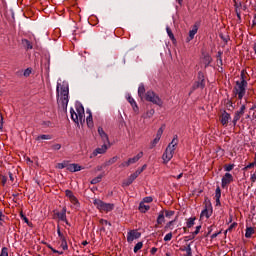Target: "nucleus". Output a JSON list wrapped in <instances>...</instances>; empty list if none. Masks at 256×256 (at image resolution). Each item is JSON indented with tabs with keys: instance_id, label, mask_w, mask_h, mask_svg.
Instances as JSON below:
<instances>
[{
	"instance_id": "nucleus-1",
	"label": "nucleus",
	"mask_w": 256,
	"mask_h": 256,
	"mask_svg": "<svg viewBox=\"0 0 256 256\" xmlns=\"http://www.w3.org/2000/svg\"><path fill=\"white\" fill-rule=\"evenodd\" d=\"M179 143V137L177 135L174 136L171 143L167 146L165 152L162 155L163 163L167 165V163L173 159V154L175 153V147H177Z\"/></svg>"
},
{
	"instance_id": "nucleus-2",
	"label": "nucleus",
	"mask_w": 256,
	"mask_h": 256,
	"mask_svg": "<svg viewBox=\"0 0 256 256\" xmlns=\"http://www.w3.org/2000/svg\"><path fill=\"white\" fill-rule=\"evenodd\" d=\"M59 105H61L63 111H67V105H69V87L61 88V97L58 99Z\"/></svg>"
},
{
	"instance_id": "nucleus-3",
	"label": "nucleus",
	"mask_w": 256,
	"mask_h": 256,
	"mask_svg": "<svg viewBox=\"0 0 256 256\" xmlns=\"http://www.w3.org/2000/svg\"><path fill=\"white\" fill-rule=\"evenodd\" d=\"M93 203L99 211H104L105 213H109V211H113V209H115V204L105 203L103 200L95 199Z\"/></svg>"
},
{
	"instance_id": "nucleus-4",
	"label": "nucleus",
	"mask_w": 256,
	"mask_h": 256,
	"mask_svg": "<svg viewBox=\"0 0 256 256\" xmlns=\"http://www.w3.org/2000/svg\"><path fill=\"white\" fill-rule=\"evenodd\" d=\"M242 80L239 82H236L237 87L235 88L236 95H238L239 99H243L245 97L246 87H247V81L244 78V75H241Z\"/></svg>"
},
{
	"instance_id": "nucleus-5",
	"label": "nucleus",
	"mask_w": 256,
	"mask_h": 256,
	"mask_svg": "<svg viewBox=\"0 0 256 256\" xmlns=\"http://www.w3.org/2000/svg\"><path fill=\"white\" fill-rule=\"evenodd\" d=\"M144 99H146V101H149L150 103H153L154 105H158L159 107L163 105V101L161 100L159 95H157L155 92L151 90L147 91V93L144 96Z\"/></svg>"
},
{
	"instance_id": "nucleus-6",
	"label": "nucleus",
	"mask_w": 256,
	"mask_h": 256,
	"mask_svg": "<svg viewBox=\"0 0 256 256\" xmlns=\"http://www.w3.org/2000/svg\"><path fill=\"white\" fill-rule=\"evenodd\" d=\"M197 89H205V76L203 75V72H198V81L192 86V91Z\"/></svg>"
},
{
	"instance_id": "nucleus-7",
	"label": "nucleus",
	"mask_w": 256,
	"mask_h": 256,
	"mask_svg": "<svg viewBox=\"0 0 256 256\" xmlns=\"http://www.w3.org/2000/svg\"><path fill=\"white\" fill-rule=\"evenodd\" d=\"M141 237V233L137 230H130L127 233V241L128 243H133L135 239H139Z\"/></svg>"
},
{
	"instance_id": "nucleus-8",
	"label": "nucleus",
	"mask_w": 256,
	"mask_h": 256,
	"mask_svg": "<svg viewBox=\"0 0 256 256\" xmlns=\"http://www.w3.org/2000/svg\"><path fill=\"white\" fill-rule=\"evenodd\" d=\"M76 111L78 114V123H85V108L83 105L77 106Z\"/></svg>"
},
{
	"instance_id": "nucleus-9",
	"label": "nucleus",
	"mask_w": 256,
	"mask_h": 256,
	"mask_svg": "<svg viewBox=\"0 0 256 256\" xmlns=\"http://www.w3.org/2000/svg\"><path fill=\"white\" fill-rule=\"evenodd\" d=\"M230 183H233V175L227 172L222 177V188L225 189V187H227V185H229Z\"/></svg>"
},
{
	"instance_id": "nucleus-10",
	"label": "nucleus",
	"mask_w": 256,
	"mask_h": 256,
	"mask_svg": "<svg viewBox=\"0 0 256 256\" xmlns=\"http://www.w3.org/2000/svg\"><path fill=\"white\" fill-rule=\"evenodd\" d=\"M111 144H103L101 147L96 148L92 153L93 157H97L98 155H103L109 149Z\"/></svg>"
},
{
	"instance_id": "nucleus-11",
	"label": "nucleus",
	"mask_w": 256,
	"mask_h": 256,
	"mask_svg": "<svg viewBox=\"0 0 256 256\" xmlns=\"http://www.w3.org/2000/svg\"><path fill=\"white\" fill-rule=\"evenodd\" d=\"M98 134H99V136L101 137V140H102V142H103L104 144H106V145H111V144L109 143V136L107 135V133H105V131L103 130L102 127H99V128H98Z\"/></svg>"
},
{
	"instance_id": "nucleus-12",
	"label": "nucleus",
	"mask_w": 256,
	"mask_h": 256,
	"mask_svg": "<svg viewBox=\"0 0 256 256\" xmlns=\"http://www.w3.org/2000/svg\"><path fill=\"white\" fill-rule=\"evenodd\" d=\"M139 177V172H134L133 174H131L129 176L128 179H126L124 182H123V186L124 187H129V185H131L133 183V181H135V179H137Z\"/></svg>"
},
{
	"instance_id": "nucleus-13",
	"label": "nucleus",
	"mask_w": 256,
	"mask_h": 256,
	"mask_svg": "<svg viewBox=\"0 0 256 256\" xmlns=\"http://www.w3.org/2000/svg\"><path fill=\"white\" fill-rule=\"evenodd\" d=\"M56 216L60 221H67V207H64L61 212H56Z\"/></svg>"
},
{
	"instance_id": "nucleus-14",
	"label": "nucleus",
	"mask_w": 256,
	"mask_h": 256,
	"mask_svg": "<svg viewBox=\"0 0 256 256\" xmlns=\"http://www.w3.org/2000/svg\"><path fill=\"white\" fill-rule=\"evenodd\" d=\"M231 119V114L227 113V111H224L221 115V124L227 125L229 123V120Z\"/></svg>"
},
{
	"instance_id": "nucleus-15",
	"label": "nucleus",
	"mask_w": 256,
	"mask_h": 256,
	"mask_svg": "<svg viewBox=\"0 0 256 256\" xmlns=\"http://www.w3.org/2000/svg\"><path fill=\"white\" fill-rule=\"evenodd\" d=\"M197 31H198L197 26H194L193 29L189 31V36L186 39L187 43H189V41H193V39H195V35H197Z\"/></svg>"
},
{
	"instance_id": "nucleus-16",
	"label": "nucleus",
	"mask_w": 256,
	"mask_h": 256,
	"mask_svg": "<svg viewBox=\"0 0 256 256\" xmlns=\"http://www.w3.org/2000/svg\"><path fill=\"white\" fill-rule=\"evenodd\" d=\"M67 170L71 173H77V171H81V166L79 164H69Z\"/></svg>"
},
{
	"instance_id": "nucleus-17",
	"label": "nucleus",
	"mask_w": 256,
	"mask_h": 256,
	"mask_svg": "<svg viewBox=\"0 0 256 256\" xmlns=\"http://www.w3.org/2000/svg\"><path fill=\"white\" fill-rule=\"evenodd\" d=\"M215 200H216V205L220 206L221 205V188L219 186L216 188Z\"/></svg>"
},
{
	"instance_id": "nucleus-18",
	"label": "nucleus",
	"mask_w": 256,
	"mask_h": 256,
	"mask_svg": "<svg viewBox=\"0 0 256 256\" xmlns=\"http://www.w3.org/2000/svg\"><path fill=\"white\" fill-rule=\"evenodd\" d=\"M60 240V247L63 249V251H67L69 249V246L67 245V238L65 236H62L59 238Z\"/></svg>"
},
{
	"instance_id": "nucleus-19",
	"label": "nucleus",
	"mask_w": 256,
	"mask_h": 256,
	"mask_svg": "<svg viewBox=\"0 0 256 256\" xmlns=\"http://www.w3.org/2000/svg\"><path fill=\"white\" fill-rule=\"evenodd\" d=\"M161 135H163V128H160L157 131L156 137H155V139L152 142L153 147H155V145L159 143V141L161 139Z\"/></svg>"
},
{
	"instance_id": "nucleus-20",
	"label": "nucleus",
	"mask_w": 256,
	"mask_h": 256,
	"mask_svg": "<svg viewBox=\"0 0 256 256\" xmlns=\"http://www.w3.org/2000/svg\"><path fill=\"white\" fill-rule=\"evenodd\" d=\"M141 157H143V152H139L133 158H129L128 162L130 163V165H133V164L137 163V161H139V159H141Z\"/></svg>"
},
{
	"instance_id": "nucleus-21",
	"label": "nucleus",
	"mask_w": 256,
	"mask_h": 256,
	"mask_svg": "<svg viewBox=\"0 0 256 256\" xmlns=\"http://www.w3.org/2000/svg\"><path fill=\"white\" fill-rule=\"evenodd\" d=\"M138 209L140 213H147L151 207L149 205H145V202H140Z\"/></svg>"
},
{
	"instance_id": "nucleus-22",
	"label": "nucleus",
	"mask_w": 256,
	"mask_h": 256,
	"mask_svg": "<svg viewBox=\"0 0 256 256\" xmlns=\"http://www.w3.org/2000/svg\"><path fill=\"white\" fill-rule=\"evenodd\" d=\"M22 45L27 51H29V49H33V44L27 39H22Z\"/></svg>"
},
{
	"instance_id": "nucleus-23",
	"label": "nucleus",
	"mask_w": 256,
	"mask_h": 256,
	"mask_svg": "<svg viewBox=\"0 0 256 256\" xmlns=\"http://www.w3.org/2000/svg\"><path fill=\"white\" fill-rule=\"evenodd\" d=\"M70 114H71L72 121H74V123L79 124V116H78L77 112H75V110L73 108L70 109Z\"/></svg>"
},
{
	"instance_id": "nucleus-24",
	"label": "nucleus",
	"mask_w": 256,
	"mask_h": 256,
	"mask_svg": "<svg viewBox=\"0 0 256 256\" xmlns=\"http://www.w3.org/2000/svg\"><path fill=\"white\" fill-rule=\"evenodd\" d=\"M138 96L143 99L145 97V85L141 83L138 87Z\"/></svg>"
},
{
	"instance_id": "nucleus-25",
	"label": "nucleus",
	"mask_w": 256,
	"mask_h": 256,
	"mask_svg": "<svg viewBox=\"0 0 256 256\" xmlns=\"http://www.w3.org/2000/svg\"><path fill=\"white\" fill-rule=\"evenodd\" d=\"M128 103L133 107L134 111H139V107L137 106V102H135V99L133 97L129 96L128 97Z\"/></svg>"
},
{
	"instance_id": "nucleus-26",
	"label": "nucleus",
	"mask_w": 256,
	"mask_h": 256,
	"mask_svg": "<svg viewBox=\"0 0 256 256\" xmlns=\"http://www.w3.org/2000/svg\"><path fill=\"white\" fill-rule=\"evenodd\" d=\"M165 221V211H161L157 218V224L163 225V222Z\"/></svg>"
},
{
	"instance_id": "nucleus-27",
	"label": "nucleus",
	"mask_w": 256,
	"mask_h": 256,
	"mask_svg": "<svg viewBox=\"0 0 256 256\" xmlns=\"http://www.w3.org/2000/svg\"><path fill=\"white\" fill-rule=\"evenodd\" d=\"M52 139L51 135L42 134L36 137V141H47Z\"/></svg>"
},
{
	"instance_id": "nucleus-28",
	"label": "nucleus",
	"mask_w": 256,
	"mask_h": 256,
	"mask_svg": "<svg viewBox=\"0 0 256 256\" xmlns=\"http://www.w3.org/2000/svg\"><path fill=\"white\" fill-rule=\"evenodd\" d=\"M253 233H255V229H253V227L246 228L245 238L251 239Z\"/></svg>"
},
{
	"instance_id": "nucleus-29",
	"label": "nucleus",
	"mask_w": 256,
	"mask_h": 256,
	"mask_svg": "<svg viewBox=\"0 0 256 256\" xmlns=\"http://www.w3.org/2000/svg\"><path fill=\"white\" fill-rule=\"evenodd\" d=\"M212 211L209 212V210L207 208H205L204 210H202L200 217H206V219H209V217H211L212 215Z\"/></svg>"
},
{
	"instance_id": "nucleus-30",
	"label": "nucleus",
	"mask_w": 256,
	"mask_h": 256,
	"mask_svg": "<svg viewBox=\"0 0 256 256\" xmlns=\"http://www.w3.org/2000/svg\"><path fill=\"white\" fill-rule=\"evenodd\" d=\"M101 179H103V174L93 178L90 183L91 185H97V183H101Z\"/></svg>"
},
{
	"instance_id": "nucleus-31",
	"label": "nucleus",
	"mask_w": 256,
	"mask_h": 256,
	"mask_svg": "<svg viewBox=\"0 0 256 256\" xmlns=\"http://www.w3.org/2000/svg\"><path fill=\"white\" fill-rule=\"evenodd\" d=\"M181 251H187L186 256H193V252L191 250V244H188L184 248H181Z\"/></svg>"
},
{
	"instance_id": "nucleus-32",
	"label": "nucleus",
	"mask_w": 256,
	"mask_h": 256,
	"mask_svg": "<svg viewBox=\"0 0 256 256\" xmlns=\"http://www.w3.org/2000/svg\"><path fill=\"white\" fill-rule=\"evenodd\" d=\"M89 113V116L86 119L88 127H93V115H91V111H87Z\"/></svg>"
},
{
	"instance_id": "nucleus-33",
	"label": "nucleus",
	"mask_w": 256,
	"mask_h": 256,
	"mask_svg": "<svg viewBox=\"0 0 256 256\" xmlns=\"http://www.w3.org/2000/svg\"><path fill=\"white\" fill-rule=\"evenodd\" d=\"M117 156L112 157L110 160L105 162V167H109V165H113L114 163H117Z\"/></svg>"
},
{
	"instance_id": "nucleus-34",
	"label": "nucleus",
	"mask_w": 256,
	"mask_h": 256,
	"mask_svg": "<svg viewBox=\"0 0 256 256\" xmlns=\"http://www.w3.org/2000/svg\"><path fill=\"white\" fill-rule=\"evenodd\" d=\"M166 32L171 41H175V35L173 34V31H171V28H169V26L166 27Z\"/></svg>"
},
{
	"instance_id": "nucleus-35",
	"label": "nucleus",
	"mask_w": 256,
	"mask_h": 256,
	"mask_svg": "<svg viewBox=\"0 0 256 256\" xmlns=\"http://www.w3.org/2000/svg\"><path fill=\"white\" fill-rule=\"evenodd\" d=\"M70 203H72V205H74V207H75L76 209H78V207L81 206V204L79 203V200H78L77 197H75V196H74V198H72V199L70 200Z\"/></svg>"
},
{
	"instance_id": "nucleus-36",
	"label": "nucleus",
	"mask_w": 256,
	"mask_h": 256,
	"mask_svg": "<svg viewBox=\"0 0 256 256\" xmlns=\"http://www.w3.org/2000/svg\"><path fill=\"white\" fill-rule=\"evenodd\" d=\"M195 219H197V218L192 217V218H189V219H188V221H187V223H186L188 229H191V227H193V225H195Z\"/></svg>"
},
{
	"instance_id": "nucleus-37",
	"label": "nucleus",
	"mask_w": 256,
	"mask_h": 256,
	"mask_svg": "<svg viewBox=\"0 0 256 256\" xmlns=\"http://www.w3.org/2000/svg\"><path fill=\"white\" fill-rule=\"evenodd\" d=\"M58 169H65V167H69V162L68 161H63L62 163L57 164Z\"/></svg>"
},
{
	"instance_id": "nucleus-38",
	"label": "nucleus",
	"mask_w": 256,
	"mask_h": 256,
	"mask_svg": "<svg viewBox=\"0 0 256 256\" xmlns=\"http://www.w3.org/2000/svg\"><path fill=\"white\" fill-rule=\"evenodd\" d=\"M140 249H143V242H138L135 246H134V253H138L140 251Z\"/></svg>"
},
{
	"instance_id": "nucleus-39",
	"label": "nucleus",
	"mask_w": 256,
	"mask_h": 256,
	"mask_svg": "<svg viewBox=\"0 0 256 256\" xmlns=\"http://www.w3.org/2000/svg\"><path fill=\"white\" fill-rule=\"evenodd\" d=\"M65 195L66 197H68V199H70V201L75 198V195L73 194V191L71 190H65Z\"/></svg>"
},
{
	"instance_id": "nucleus-40",
	"label": "nucleus",
	"mask_w": 256,
	"mask_h": 256,
	"mask_svg": "<svg viewBox=\"0 0 256 256\" xmlns=\"http://www.w3.org/2000/svg\"><path fill=\"white\" fill-rule=\"evenodd\" d=\"M240 119H241V114H238L236 112L235 115H234L233 121H232L233 125L234 126L237 125V121H239Z\"/></svg>"
},
{
	"instance_id": "nucleus-41",
	"label": "nucleus",
	"mask_w": 256,
	"mask_h": 256,
	"mask_svg": "<svg viewBox=\"0 0 256 256\" xmlns=\"http://www.w3.org/2000/svg\"><path fill=\"white\" fill-rule=\"evenodd\" d=\"M234 167H235V164H227L224 166V170L227 172L233 171Z\"/></svg>"
},
{
	"instance_id": "nucleus-42",
	"label": "nucleus",
	"mask_w": 256,
	"mask_h": 256,
	"mask_svg": "<svg viewBox=\"0 0 256 256\" xmlns=\"http://www.w3.org/2000/svg\"><path fill=\"white\" fill-rule=\"evenodd\" d=\"M20 217L24 221V223H27L29 226H31V224L29 223V218L27 216H25V214H23V212L20 213Z\"/></svg>"
},
{
	"instance_id": "nucleus-43",
	"label": "nucleus",
	"mask_w": 256,
	"mask_h": 256,
	"mask_svg": "<svg viewBox=\"0 0 256 256\" xmlns=\"http://www.w3.org/2000/svg\"><path fill=\"white\" fill-rule=\"evenodd\" d=\"M199 231H201V225L196 227V230L192 233V239H195L196 235H199Z\"/></svg>"
},
{
	"instance_id": "nucleus-44",
	"label": "nucleus",
	"mask_w": 256,
	"mask_h": 256,
	"mask_svg": "<svg viewBox=\"0 0 256 256\" xmlns=\"http://www.w3.org/2000/svg\"><path fill=\"white\" fill-rule=\"evenodd\" d=\"M0 256H9L7 247H3Z\"/></svg>"
},
{
	"instance_id": "nucleus-45",
	"label": "nucleus",
	"mask_w": 256,
	"mask_h": 256,
	"mask_svg": "<svg viewBox=\"0 0 256 256\" xmlns=\"http://www.w3.org/2000/svg\"><path fill=\"white\" fill-rule=\"evenodd\" d=\"M31 73H32V69L31 68H27L26 70H24L23 76L24 77H29V75H31Z\"/></svg>"
},
{
	"instance_id": "nucleus-46",
	"label": "nucleus",
	"mask_w": 256,
	"mask_h": 256,
	"mask_svg": "<svg viewBox=\"0 0 256 256\" xmlns=\"http://www.w3.org/2000/svg\"><path fill=\"white\" fill-rule=\"evenodd\" d=\"M171 239H173V233H168V234H166L165 235V237H164V241H171Z\"/></svg>"
},
{
	"instance_id": "nucleus-47",
	"label": "nucleus",
	"mask_w": 256,
	"mask_h": 256,
	"mask_svg": "<svg viewBox=\"0 0 256 256\" xmlns=\"http://www.w3.org/2000/svg\"><path fill=\"white\" fill-rule=\"evenodd\" d=\"M173 215H175V211H172V210L165 211V217H173Z\"/></svg>"
},
{
	"instance_id": "nucleus-48",
	"label": "nucleus",
	"mask_w": 256,
	"mask_h": 256,
	"mask_svg": "<svg viewBox=\"0 0 256 256\" xmlns=\"http://www.w3.org/2000/svg\"><path fill=\"white\" fill-rule=\"evenodd\" d=\"M153 115H155V110H153V109L148 110L146 113V117H148V118L153 117Z\"/></svg>"
},
{
	"instance_id": "nucleus-49",
	"label": "nucleus",
	"mask_w": 256,
	"mask_h": 256,
	"mask_svg": "<svg viewBox=\"0 0 256 256\" xmlns=\"http://www.w3.org/2000/svg\"><path fill=\"white\" fill-rule=\"evenodd\" d=\"M99 223H100V225H109V227H111V222H109L105 219H100Z\"/></svg>"
},
{
	"instance_id": "nucleus-50",
	"label": "nucleus",
	"mask_w": 256,
	"mask_h": 256,
	"mask_svg": "<svg viewBox=\"0 0 256 256\" xmlns=\"http://www.w3.org/2000/svg\"><path fill=\"white\" fill-rule=\"evenodd\" d=\"M51 149H52L53 151H59V149H61V144H53V145L51 146Z\"/></svg>"
},
{
	"instance_id": "nucleus-51",
	"label": "nucleus",
	"mask_w": 256,
	"mask_h": 256,
	"mask_svg": "<svg viewBox=\"0 0 256 256\" xmlns=\"http://www.w3.org/2000/svg\"><path fill=\"white\" fill-rule=\"evenodd\" d=\"M153 202V197L147 196L143 199V203H152Z\"/></svg>"
},
{
	"instance_id": "nucleus-52",
	"label": "nucleus",
	"mask_w": 256,
	"mask_h": 256,
	"mask_svg": "<svg viewBox=\"0 0 256 256\" xmlns=\"http://www.w3.org/2000/svg\"><path fill=\"white\" fill-rule=\"evenodd\" d=\"M130 165H131V164L129 163V160H127V161L122 162V163L119 165V167H120V168L129 167Z\"/></svg>"
},
{
	"instance_id": "nucleus-53",
	"label": "nucleus",
	"mask_w": 256,
	"mask_h": 256,
	"mask_svg": "<svg viewBox=\"0 0 256 256\" xmlns=\"http://www.w3.org/2000/svg\"><path fill=\"white\" fill-rule=\"evenodd\" d=\"M238 114L244 115L245 114V105H242L240 111H237Z\"/></svg>"
},
{
	"instance_id": "nucleus-54",
	"label": "nucleus",
	"mask_w": 256,
	"mask_h": 256,
	"mask_svg": "<svg viewBox=\"0 0 256 256\" xmlns=\"http://www.w3.org/2000/svg\"><path fill=\"white\" fill-rule=\"evenodd\" d=\"M57 233H58V237L61 238V237H64L65 235L61 232V227H57Z\"/></svg>"
},
{
	"instance_id": "nucleus-55",
	"label": "nucleus",
	"mask_w": 256,
	"mask_h": 256,
	"mask_svg": "<svg viewBox=\"0 0 256 256\" xmlns=\"http://www.w3.org/2000/svg\"><path fill=\"white\" fill-rule=\"evenodd\" d=\"M255 165H256V163H255V161H254V162L248 164V165L245 167V169H253V167H255Z\"/></svg>"
},
{
	"instance_id": "nucleus-56",
	"label": "nucleus",
	"mask_w": 256,
	"mask_h": 256,
	"mask_svg": "<svg viewBox=\"0 0 256 256\" xmlns=\"http://www.w3.org/2000/svg\"><path fill=\"white\" fill-rule=\"evenodd\" d=\"M146 168H147V165H144V166H142V168L138 169L136 171V173H138V176L141 174L142 171H145Z\"/></svg>"
},
{
	"instance_id": "nucleus-57",
	"label": "nucleus",
	"mask_w": 256,
	"mask_h": 256,
	"mask_svg": "<svg viewBox=\"0 0 256 256\" xmlns=\"http://www.w3.org/2000/svg\"><path fill=\"white\" fill-rule=\"evenodd\" d=\"M222 55H223V52L219 51L218 55H217V58L219 59L221 65H223V60L221 59Z\"/></svg>"
},
{
	"instance_id": "nucleus-58",
	"label": "nucleus",
	"mask_w": 256,
	"mask_h": 256,
	"mask_svg": "<svg viewBox=\"0 0 256 256\" xmlns=\"http://www.w3.org/2000/svg\"><path fill=\"white\" fill-rule=\"evenodd\" d=\"M235 227H237V223H232L229 228H228V231H233V229H235Z\"/></svg>"
},
{
	"instance_id": "nucleus-59",
	"label": "nucleus",
	"mask_w": 256,
	"mask_h": 256,
	"mask_svg": "<svg viewBox=\"0 0 256 256\" xmlns=\"http://www.w3.org/2000/svg\"><path fill=\"white\" fill-rule=\"evenodd\" d=\"M16 77H23V70H18L15 72Z\"/></svg>"
},
{
	"instance_id": "nucleus-60",
	"label": "nucleus",
	"mask_w": 256,
	"mask_h": 256,
	"mask_svg": "<svg viewBox=\"0 0 256 256\" xmlns=\"http://www.w3.org/2000/svg\"><path fill=\"white\" fill-rule=\"evenodd\" d=\"M173 223H175V220H172V221H170V222H168L167 224H166V229H169V228H171V226L173 225Z\"/></svg>"
},
{
	"instance_id": "nucleus-61",
	"label": "nucleus",
	"mask_w": 256,
	"mask_h": 256,
	"mask_svg": "<svg viewBox=\"0 0 256 256\" xmlns=\"http://www.w3.org/2000/svg\"><path fill=\"white\" fill-rule=\"evenodd\" d=\"M218 235H221V231L212 234L211 239H215L216 237H218Z\"/></svg>"
},
{
	"instance_id": "nucleus-62",
	"label": "nucleus",
	"mask_w": 256,
	"mask_h": 256,
	"mask_svg": "<svg viewBox=\"0 0 256 256\" xmlns=\"http://www.w3.org/2000/svg\"><path fill=\"white\" fill-rule=\"evenodd\" d=\"M151 255H155L157 253V248L153 247L150 251Z\"/></svg>"
},
{
	"instance_id": "nucleus-63",
	"label": "nucleus",
	"mask_w": 256,
	"mask_h": 256,
	"mask_svg": "<svg viewBox=\"0 0 256 256\" xmlns=\"http://www.w3.org/2000/svg\"><path fill=\"white\" fill-rule=\"evenodd\" d=\"M251 181H252V183H255V181H256V173L251 175Z\"/></svg>"
},
{
	"instance_id": "nucleus-64",
	"label": "nucleus",
	"mask_w": 256,
	"mask_h": 256,
	"mask_svg": "<svg viewBox=\"0 0 256 256\" xmlns=\"http://www.w3.org/2000/svg\"><path fill=\"white\" fill-rule=\"evenodd\" d=\"M48 248H50L54 253H59V250H56L53 248V246L49 245Z\"/></svg>"
}]
</instances>
